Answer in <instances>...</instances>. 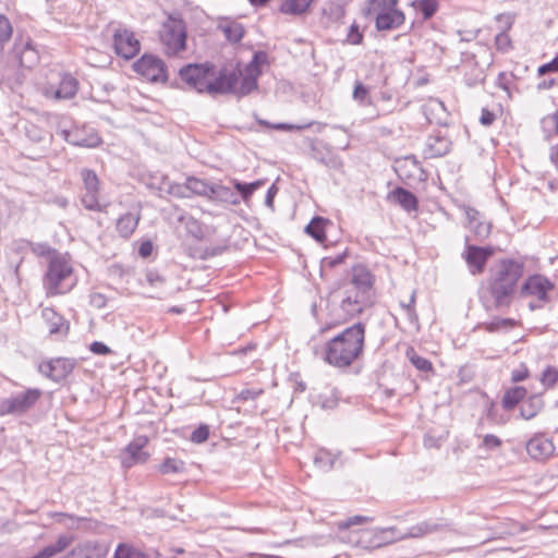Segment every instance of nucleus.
<instances>
[{
  "label": "nucleus",
  "mask_w": 558,
  "mask_h": 558,
  "mask_svg": "<svg viewBox=\"0 0 558 558\" xmlns=\"http://www.w3.org/2000/svg\"><path fill=\"white\" fill-rule=\"evenodd\" d=\"M113 558H145V555L129 544H119Z\"/></svg>",
  "instance_id": "49"
},
{
  "label": "nucleus",
  "mask_w": 558,
  "mask_h": 558,
  "mask_svg": "<svg viewBox=\"0 0 558 558\" xmlns=\"http://www.w3.org/2000/svg\"><path fill=\"white\" fill-rule=\"evenodd\" d=\"M545 389H549L558 385V369L554 366H547L539 378Z\"/></svg>",
  "instance_id": "50"
},
{
  "label": "nucleus",
  "mask_w": 558,
  "mask_h": 558,
  "mask_svg": "<svg viewBox=\"0 0 558 558\" xmlns=\"http://www.w3.org/2000/svg\"><path fill=\"white\" fill-rule=\"evenodd\" d=\"M263 392V389H242L238 393L236 399L239 401L256 400Z\"/></svg>",
  "instance_id": "58"
},
{
  "label": "nucleus",
  "mask_w": 558,
  "mask_h": 558,
  "mask_svg": "<svg viewBox=\"0 0 558 558\" xmlns=\"http://www.w3.org/2000/svg\"><path fill=\"white\" fill-rule=\"evenodd\" d=\"M326 123L318 122V121H310L307 123L303 124H292V123H274L271 125V129L279 130V131H303L311 128H314V131L316 133H320L325 128Z\"/></svg>",
  "instance_id": "40"
},
{
  "label": "nucleus",
  "mask_w": 558,
  "mask_h": 558,
  "mask_svg": "<svg viewBox=\"0 0 558 558\" xmlns=\"http://www.w3.org/2000/svg\"><path fill=\"white\" fill-rule=\"evenodd\" d=\"M555 288V283L546 276L541 274L530 275L523 280L520 287V296H533L543 302H550L549 292Z\"/></svg>",
  "instance_id": "14"
},
{
  "label": "nucleus",
  "mask_w": 558,
  "mask_h": 558,
  "mask_svg": "<svg viewBox=\"0 0 558 558\" xmlns=\"http://www.w3.org/2000/svg\"><path fill=\"white\" fill-rule=\"evenodd\" d=\"M186 24L185 22L173 15H169L163 22L159 39L167 56H177L186 48Z\"/></svg>",
  "instance_id": "6"
},
{
  "label": "nucleus",
  "mask_w": 558,
  "mask_h": 558,
  "mask_svg": "<svg viewBox=\"0 0 558 558\" xmlns=\"http://www.w3.org/2000/svg\"><path fill=\"white\" fill-rule=\"evenodd\" d=\"M84 551L87 553L85 558H106L109 553V545L105 542L87 541Z\"/></svg>",
  "instance_id": "45"
},
{
  "label": "nucleus",
  "mask_w": 558,
  "mask_h": 558,
  "mask_svg": "<svg viewBox=\"0 0 558 558\" xmlns=\"http://www.w3.org/2000/svg\"><path fill=\"white\" fill-rule=\"evenodd\" d=\"M375 276L364 265H355L351 269V278L340 291L333 295L330 314L337 324L344 323L374 303Z\"/></svg>",
  "instance_id": "2"
},
{
  "label": "nucleus",
  "mask_w": 558,
  "mask_h": 558,
  "mask_svg": "<svg viewBox=\"0 0 558 558\" xmlns=\"http://www.w3.org/2000/svg\"><path fill=\"white\" fill-rule=\"evenodd\" d=\"M73 268L66 256L54 254L48 263L43 277V287L47 296H54L70 292L75 286Z\"/></svg>",
  "instance_id": "4"
},
{
  "label": "nucleus",
  "mask_w": 558,
  "mask_h": 558,
  "mask_svg": "<svg viewBox=\"0 0 558 558\" xmlns=\"http://www.w3.org/2000/svg\"><path fill=\"white\" fill-rule=\"evenodd\" d=\"M31 251L40 257L51 258L54 254H59L48 243H31Z\"/></svg>",
  "instance_id": "53"
},
{
  "label": "nucleus",
  "mask_w": 558,
  "mask_h": 558,
  "mask_svg": "<svg viewBox=\"0 0 558 558\" xmlns=\"http://www.w3.org/2000/svg\"><path fill=\"white\" fill-rule=\"evenodd\" d=\"M527 395L526 388L522 386H513L508 388L501 399L502 408L506 411L513 410L519 403L523 402Z\"/></svg>",
  "instance_id": "33"
},
{
  "label": "nucleus",
  "mask_w": 558,
  "mask_h": 558,
  "mask_svg": "<svg viewBox=\"0 0 558 558\" xmlns=\"http://www.w3.org/2000/svg\"><path fill=\"white\" fill-rule=\"evenodd\" d=\"M326 219L323 217H314L305 227V232L315 239L317 242L323 243L326 240L325 223Z\"/></svg>",
  "instance_id": "42"
},
{
  "label": "nucleus",
  "mask_w": 558,
  "mask_h": 558,
  "mask_svg": "<svg viewBox=\"0 0 558 558\" xmlns=\"http://www.w3.org/2000/svg\"><path fill=\"white\" fill-rule=\"evenodd\" d=\"M525 264L521 259L502 257L488 270L487 278L478 288V300L485 311L509 308L520 292V281L524 276Z\"/></svg>",
  "instance_id": "1"
},
{
  "label": "nucleus",
  "mask_w": 558,
  "mask_h": 558,
  "mask_svg": "<svg viewBox=\"0 0 558 558\" xmlns=\"http://www.w3.org/2000/svg\"><path fill=\"white\" fill-rule=\"evenodd\" d=\"M233 186L234 189L236 190V192L239 193V197H240V201L242 199L243 202H248V199L251 198V196L253 195L250 191V189L246 186V183L245 182H241L239 180H233Z\"/></svg>",
  "instance_id": "57"
},
{
  "label": "nucleus",
  "mask_w": 558,
  "mask_h": 558,
  "mask_svg": "<svg viewBox=\"0 0 558 558\" xmlns=\"http://www.w3.org/2000/svg\"><path fill=\"white\" fill-rule=\"evenodd\" d=\"M544 408L542 393H533L524 398L520 407V416L523 420L534 418Z\"/></svg>",
  "instance_id": "30"
},
{
  "label": "nucleus",
  "mask_w": 558,
  "mask_h": 558,
  "mask_svg": "<svg viewBox=\"0 0 558 558\" xmlns=\"http://www.w3.org/2000/svg\"><path fill=\"white\" fill-rule=\"evenodd\" d=\"M451 149V140L441 131H437L426 137L422 154L425 159H435L448 155Z\"/></svg>",
  "instance_id": "20"
},
{
  "label": "nucleus",
  "mask_w": 558,
  "mask_h": 558,
  "mask_svg": "<svg viewBox=\"0 0 558 558\" xmlns=\"http://www.w3.org/2000/svg\"><path fill=\"white\" fill-rule=\"evenodd\" d=\"M363 14L366 19L375 20L378 31H384V0H368Z\"/></svg>",
  "instance_id": "34"
},
{
  "label": "nucleus",
  "mask_w": 558,
  "mask_h": 558,
  "mask_svg": "<svg viewBox=\"0 0 558 558\" xmlns=\"http://www.w3.org/2000/svg\"><path fill=\"white\" fill-rule=\"evenodd\" d=\"M386 199L396 206L402 208L405 213H416L418 209V199L411 191L397 186L391 190L387 195Z\"/></svg>",
  "instance_id": "23"
},
{
  "label": "nucleus",
  "mask_w": 558,
  "mask_h": 558,
  "mask_svg": "<svg viewBox=\"0 0 558 558\" xmlns=\"http://www.w3.org/2000/svg\"><path fill=\"white\" fill-rule=\"evenodd\" d=\"M84 548L85 543L76 545L68 553L65 558H85V556H87V553L83 550Z\"/></svg>",
  "instance_id": "64"
},
{
  "label": "nucleus",
  "mask_w": 558,
  "mask_h": 558,
  "mask_svg": "<svg viewBox=\"0 0 558 558\" xmlns=\"http://www.w3.org/2000/svg\"><path fill=\"white\" fill-rule=\"evenodd\" d=\"M215 65L209 62L190 63L179 71L180 78L197 93H207L209 77L214 76Z\"/></svg>",
  "instance_id": "11"
},
{
  "label": "nucleus",
  "mask_w": 558,
  "mask_h": 558,
  "mask_svg": "<svg viewBox=\"0 0 558 558\" xmlns=\"http://www.w3.org/2000/svg\"><path fill=\"white\" fill-rule=\"evenodd\" d=\"M159 473L163 475L179 474L186 471L185 462L183 460L167 457L158 466Z\"/></svg>",
  "instance_id": "43"
},
{
  "label": "nucleus",
  "mask_w": 558,
  "mask_h": 558,
  "mask_svg": "<svg viewBox=\"0 0 558 558\" xmlns=\"http://www.w3.org/2000/svg\"><path fill=\"white\" fill-rule=\"evenodd\" d=\"M148 444L147 436L140 435L135 437L122 451L121 453V465L124 469H130L135 464L145 463L149 453L143 449Z\"/></svg>",
  "instance_id": "18"
},
{
  "label": "nucleus",
  "mask_w": 558,
  "mask_h": 558,
  "mask_svg": "<svg viewBox=\"0 0 558 558\" xmlns=\"http://www.w3.org/2000/svg\"><path fill=\"white\" fill-rule=\"evenodd\" d=\"M141 219V215L133 214V213H126L122 215L116 225V230L119 233V235L125 240L130 239L131 235L136 230L138 222Z\"/></svg>",
  "instance_id": "31"
},
{
  "label": "nucleus",
  "mask_w": 558,
  "mask_h": 558,
  "mask_svg": "<svg viewBox=\"0 0 558 558\" xmlns=\"http://www.w3.org/2000/svg\"><path fill=\"white\" fill-rule=\"evenodd\" d=\"M209 437V427L206 424H201L191 434V441L194 444L205 442Z\"/></svg>",
  "instance_id": "54"
},
{
  "label": "nucleus",
  "mask_w": 558,
  "mask_h": 558,
  "mask_svg": "<svg viewBox=\"0 0 558 558\" xmlns=\"http://www.w3.org/2000/svg\"><path fill=\"white\" fill-rule=\"evenodd\" d=\"M542 129L544 133L550 134V128H553V131L555 134L558 135V108L550 114L544 117L541 120Z\"/></svg>",
  "instance_id": "52"
},
{
  "label": "nucleus",
  "mask_w": 558,
  "mask_h": 558,
  "mask_svg": "<svg viewBox=\"0 0 558 558\" xmlns=\"http://www.w3.org/2000/svg\"><path fill=\"white\" fill-rule=\"evenodd\" d=\"M363 343V325L357 323L347 327L325 344V361L335 367H348L362 353Z\"/></svg>",
  "instance_id": "3"
},
{
  "label": "nucleus",
  "mask_w": 558,
  "mask_h": 558,
  "mask_svg": "<svg viewBox=\"0 0 558 558\" xmlns=\"http://www.w3.org/2000/svg\"><path fill=\"white\" fill-rule=\"evenodd\" d=\"M81 178L83 181L84 193L82 194L81 202L83 206L93 211H105L106 206L101 205L98 201L99 196V179L94 170L84 168L81 170Z\"/></svg>",
  "instance_id": "13"
},
{
  "label": "nucleus",
  "mask_w": 558,
  "mask_h": 558,
  "mask_svg": "<svg viewBox=\"0 0 558 558\" xmlns=\"http://www.w3.org/2000/svg\"><path fill=\"white\" fill-rule=\"evenodd\" d=\"M189 195H199L210 197V193L213 190V184H208L204 180L197 179L195 177H189L186 179Z\"/></svg>",
  "instance_id": "44"
},
{
  "label": "nucleus",
  "mask_w": 558,
  "mask_h": 558,
  "mask_svg": "<svg viewBox=\"0 0 558 558\" xmlns=\"http://www.w3.org/2000/svg\"><path fill=\"white\" fill-rule=\"evenodd\" d=\"M211 201L228 205H239L240 197L231 187L221 184H213L210 193Z\"/></svg>",
  "instance_id": "32"
},
{
  "label": "nucleus",
  "mask_w": 558,
  "mask_h": 558,
  "mask_svg": "<svg viewBox=\"0 0 558 558\" xmlns=\"http://www.w3.org/2000/svg\"><path fill=\"white\" fill-rule=\"evenodd\" d=\"M442 527H444V525H441V524L429 522V521H423V522H420V523L411 526L405 534H403L399 537L400 538H403L405 536L422 537L426 534H430L433 532L439 531Z\"/></svg>",
  "instance_id": "39"
},
{
  "label": "nucleus",
  "mask_w": 558,
  "mask_h": 558,
  "mask_svg": "<svg viewBox=\"0 0 558 558\" xmlns=\"http://www.w3.org/2000/svg\"><path fill=\"white\" fill-rule=\"evenodd\" d=\"M219 28L222 31L227 40L233 44L241 41L245 34L243 25L234 21H227L226 23L220 24Z\"/></svg>",
  "instance_id": "38"
},
{
  "label": "nucleus",
  "mask_w": 558,
  "mask_h": 558,
  "mask_svg": "<svg viewBox=\"0 0 558 558\" xmlns=\"http://www.w3.org/2000/svg\"><path fill=\"white\" fill-rule=\"evenodd\" d=\"M162 191H166L168 194L173 195L179 198H189V189H187V182L180 184V183H172L168 180H165L162 182L161 186Z\"/></svg>",
  "instance_id": "47"
},
{
  "label": "nucleus",
  "mask_w": 558,
  "mask_h": 558,
  "mask_svg": "<svg viewBox=\"0 0 558 558\" xmlns=\"http://www.w3.org/2000/svg\"><path fill=\"white\" fill-rule=\"evenodd\" d=\"M145 280L151 287H158L165 283V278L155 269L146 270Z\"/></svg>",
  "instance_id": "56"
},
{
  "label": "nucleus",
  "mask_w": 558,
  "mask_h": 558,
  "mask_svg": "<svg viewBox=\"0 0 558 558\" xmlns=\"http://www.w3.org/2000/svg\"><path fill=\"white\" fill-rule=\"evenodd\" d=\"M41 317L45 320L48 331L51 336L65 337L69 333L70 324L69 322L58 314L51 307H45L41 311Z\"/></svg>",
  "instance_id": "24"
},
{
  "label": "nucleus",
  "mask_w": 558,
  "mask_h": 558,
  "mask_svg": "<svg viewBox=\"0 0 558 558\" xmlns=\"http://www.w3.org/2000/svg\"><path fill=\"white\" fill-rule=\"evenodd\" d=\"M313 0H276L271 9L287 15H301L308 10Z\"/></svg>",
  "instance_id": "29"
},
{
  "label": "nucleus",
  "mask_w": 558,
  "mask_h": 558,
  "mask_svg": "<svg viewBox=\"0 0 558 558\" xmlns=\"http://www.w3.org/2000/svg\"><path fill=\"white\" fill-rule=\"evenodd\" d=\"M76 360L70 357H53L43 361L38 371L41 375L54 383L64 380L75 368Z\"/></svg>",
  "instance_id": "15"
},
{
  "label": "nucleus",
  "mask_w": 558,
  "mask_h": 558,
  "mask_svg": "<svg viewBox=\"0 0 558 558\" xmlns=\"http://www.w3.org/2000/svg\"><path fill=\"white\" fill-rule=\"evenodd\" d=\"M411 7L422 15L423 20L432 19L438 10L437 0H413Z\"/></svg>",
  "instance_id": "41"
},
{
  "label": "nucleus",
  "mask_w": 558,
  "mask_h": 558,
  "mask_svg": "<svg viewBox=\"0 0 558 558\" xmlns=\"http://www.w3.org/2000/svg\"><path fill=\"white\" fill-rule=\"evenodd\" d=\"M421 111L428 124L445 126L448 124L449 113L444 102L437 98H430L421 107Z\"/></svg>",
  "instance_id": "21"
},
{
  "label": "nucleus",
  "mask_w": 558,
  "mask_h": 558,
  "mask_svg": "<svg viewBox=\"0 0 558 558\" xmlns=\"http://www.w3.org/2000/svg\"><path fill=\"white\" fill-rule=\"evenodd\" d=\"M263 71L251 61L245 65L244 73L240 78V94L250 95L258 88V78Z\"/></svg>",
  "instance_id": "27"
},
{
  "label": "nucleus",
  "mask_w": 558,
  "mask_h": 558,
  "mask_svg": "<svg viewBox=\"0 0 558 558\" xmlns=\"http://www.w3.org/2000/svg\"><path fill=\"white\" fill-rule=\"evenodd\" d=\"M496 21L502 22L505 28L495 36V46L499 52L506 53L512 49V40L508 31L512 27L514 19L511 14H498Z\"/></svg>",
  "instance_id": "28"
},
{
  "label": "nucleus",
  "mask_w": 558,
  "mask_h": 558,
  "mask_svg": "<svg viewBox=\"0 0 558 558\" xmlns=\"http://www.w3.org/2000/svg\"><path fill=\"white\" fill-rule=\"evenodd\" d=\"M25 134L27 138L34 143H41L47 137V132L34 123H28L25 126Z\"/></svg>",
  "instance_id": "51"
},
{
  "label": "nucleus",
  "mask_w": 558,
  "mask_h": 558,
  "mask_svg": "<svg viewBox=\"0 0 558 558\" xmlns=\"http://www.w3.org/2000/svg\"><path fill=\"white\" fill-rule=\"evenodd\" d=\"M241 76L242 71L238 68H221L217 74L214 72V76L209 77L207 94L211 96L234 95L236 98L245 97L246 95L240 94Z\"/></svg>",
  "instance_id": "8"
},
{
  "label": "nucleus",
  "mask_w": 558,
  "mask_h": 558,
  "mask_svg": "<svg viewBox=\"0 0 558 558\" xmlns=\"http://www.w3.org/2000/svg\"><path fill=\"white\" fill-rule=\"evenodd\" d=\"M530 371L526 367L525 364H521L518 368L513 369L511 372V381L512 383H520L529 378Z\"/></svg>",
  "instance_id": "59"
},
{
  "label": "nucleus",
  "mask_w": 558,
  "mask_h": 558,
  "mask_svg": "<svg viewBox=\"0 0 558 558\" xmlns=\"http://www.w3.org/2000/svg\"><path fill=\"white\" fill-rule=\"evenodd\" d=\"M10 56L20 66L27 69L33 68L39 60L38 51L28 37H17Z\"/></svg>",
  "instance_id": "17"
},
{
  "label": "nucleus",
  "mask_w": 558,
  "mask_h": 558,
  "mask_svg": "<svg viewBox=\"0 0 558 558\" xmlns=\"http://www.w3.org/2000/svg\"><path fill=\"white\" fill-rule=\"evenodd\" d=\"M345 14L342 0H329L323 7V15L331 23L340 22Z\"/></svg>",
  "instance_id": "37"
},
{
  "label": "nucleus",
  "mask_w": 558,
  "mask_h": 558,
  "mask_svg": "<svg viewBox=\"0 0 558 558\" xmlns=\"http://www.w3.org/2000/svg\"><path fill=\"white\" fill-rule=\"evenodd\" d=\"M362 39H363V36L359 32L357 26L352 24L350 26V29H349V33L347 36V41L351 45H359V44H361Z\"/></svg>",
  "instance_id": "61"
},
{
  "label": "nucleus",
  "mask_w": 558,
  "mask_h": 558,
  "mask_svg": "<svg viewBox=\"0 0 558 558\" xmlns=\"http://www.w3.org/2000/svg\"><path fill=\"white\" fill-rule=\"evenodd\" d=\"M133 70L150 83H167L168 68L162 59L151 53H144L133 63Z\"/></svg>",
  "instance_id": "10"
},
{
  "label": "nucleus",
  "mask_w": 558,
  "mask_h": 558,
  "mask_svg": "<svg viewBox=\"0 0 558 558\" xmlns=\"http://www.w3.org/2000/svg\"><path fill=\"white\" fill-rule=\"evenodd\" d=\"M517 322L512 318L495 317L490 322L484 323L482 326L488 332H496L500 329H511L515 327Z\"/></svg>",
  "instance_id": "46"
},
{
  "label": "nucleus",
  "mask_w": 558,
  "mask_h": 558,
  "mask_svg": "<svg viewBox=\"0 0 558 558\" xmlns=\"http://www.w3.org/2000/svg\"><path fill=\"white\" fill-rule=\"evenodd\" d=\"M392 169L397 177L404 183H408L411 179H414L416 172H423L422 168L413 156L395 159Z\"/></svg>",
  "instance_id": "25"
},
{
  "label": "nucleus",
  "mask_w": 558,
  "mask_h": 558,
  "mask_svg": "<svg viewBox=\"0 0 558 558\" xmlns=\"http://www.w3.org/2000/svg\"><path fill=\"white\" fill-rule=\"evenodd\" d=\"M469 221V228L474 235L475 241H483L490 234L492 226L489 222L482 219V215L475 208L469 207L465 210Z\"/></svg>",
  "instance_id": "26"
},
{
  "label": "nucleus",
  "mask_w": 558,
  "mask_h": 558,
  "mask_svg": "<svg viewBox=\"0 0 558 558\" xmlns=\"http://www.w3.org/2000/svg\"><path fill=\"white\" fill-rule=\"evenodd\" d=\"M78 90V81L70 73L59 75L57 85L50 84L45 88V96L52 99H72Z\"/></svg>",
  "instance_id": "19"
},
{
  "label": "nucleus",
  "mask_w": 558,
  "mask_h": 558,
  "mask_svg": "<svg viewBox=\"0 0 558 558\" xmlns=\"http://www.w3.org/2000/svg\"><path fill=\"white\" fill-rule=\"evenodd\" d=\"M366 517L354 515L337 523L339 531L350 530L348 542L355 547L363 549H375L384 545V531L377 532L373 529L355 527L366 521Z\"/></svg>",
  "instance_id": "5"
},
{
  "label": "nucleus",
  "mask_w": 558,
  "mask_h": 558,
  "mask_svg": "<svg viewBox=\"0 0 558 558\" xmlns=\"http://www.w3.org/2000/svg\"><path fill=\"white\" fill-rule=\"evenodd\" d=\"M113 47L119 57L130 60L140 52L141 43L131 29L119 27L113 33Z\"/></svg>",
  "instance_id": "16"
},
{
  "label": "nucleus",
  "mask_w": 558,
  "mask_h": 558,
  "mask_svg": "<svg viewBox=\"0 0 558 558\" xmlns=\"http://www.w3.org/2000/svg\"><path fill=\"white\" fill-rule=\"evenodd\" d=\"M40 397V389L28 388L25 391L4 398L0 400V416L24 414L35 405Z\"/></svg>",
  "instance_id": "9"
},
{
  "label": "nucleus",
  "mask_w": 558,
  "mask_h": 558,
  "mask_svg": "<svg viewBox=\"0 0 558 558\" xmlns=\"http://www.w3.org/2000/svg\"><path fill=\"white\" fill-rule=\"evenodd\" d=\"M12 33L11 22L7 16L0 14V53L3 51L5 44L11 39Z\"/></svg>",
  "instance_id": "48"
},
{
  "label": "nucleus",
  "mask_w": 558,
  "mask_h": 558,
  "mask_svg": "<svg viewBox=\"0 0 558 558\" xmlns=\"http://www.w3.org/2000/svg\"><path fill=\"white\" fill-rule=\"evenodd\" d=\"M315 464L320 469L329 470L333 465V459L329 452L320 450L315 456Z\"/></svg>",
  "instance_id": "55"
},
{
  "label": "nucleus",
  "mask_w": 558,
  "mask_h": 558,
  "mask_svg": "<svg viewBox=\"0 0 558 558\" xmlns=\"http://www.w3.org/2000/svg\"><path fill=\"white\" fill-rule=\"evenodd\" d=\"M482 446L488 450H494L501 446V440L496 435L487 434L483 437Z\"/></svg>",
  "instance_id": "60"
},
{
  "label": "nucleus",
  "mask_w": 558,
  "mask_h": 558,
  "mask_svg": "<svg viewBox=\"0 0 558 558\" xmlns=\"http://www.w3.org/2000/svg\"><path fill=\"white\" fill-rule=\"evenodd\" d=\"M89 350L97 355H107L111 352L110 348L100 341H94L89 345Z\"/></svg>",
  "instance_id": "62"
},
{
  "label": "nucleus",
  "mask_w": 558,
  "mask_h": 558,
  "mask_svg": "<svg viewBox=\"0 0 558 558\" xmlns=\"http://www.w3.org/2000/svg\"><path fill=\"white\" fill-rule=\"evenodd\" d=\"M405 356L418 372L427 375L435 373L433 363L428 359L421 356L413 347L407 348Z\"/></svg>",
  "instance_id": "35"
},
{
  "label": "nucleus",
  "mask_w": 558,
  "mask_h": 558,
  "mask_svg": "<svg viewBox=\"0 0 558 558\" xmlns=\"http://www.w3.org/2000/svg\"><path fill=\"white\" fill-rule=\"evenodd\" d=\"M471 239L465 236L464 259L468 270L472 276L482 275L485 271L488 259L494 255L495 248L492 245L477 246L470 243Z\"/></svg>",
  "instance_id": "12"
},
{
  "label": "nucleus",
  "mask_w": 558,
  "mask_h": 558,
  "mask_svg": "<svg viewBox=\"0 0 558 558\" xmlns=\"http://www.w3.org/2000/svg\"><path fill=\"white\" fill-rule=\"evenodd\" d=\"M555 451L553 440L543 434L533 436L526 442L527 454L537 461H544L548 459Z\"/></svg>",
  "instance_id": "22"
},
{
  "label": "nucleus",
  "mask_w": 558,
  "mask_h": 558,
  "mask_svg": "<svg viewBox=\"0 0 558 558\" xmlns=\"http://www.w3.org/2000/svg\"><path fill=\"white\" fill-rule=\"evenodd\" d=\"M397 0H386V29L398 28L404 23L405 16L396 9Z\"/></svg>",
  "instance_id": "36"
},
{
  "label": "nucleus",
  "mask_w": 558,
  "mask_h": 558,
  "mask_svg": "<svg viewBox=\"0 0 558 558\" xmlns=\"http://www.w3.org/2000/svg\"><path fill=\"white\" fill-rule=\"evenodd\" d=\"M496 120V116L493 111L487 108H483L481 111L480 122L484 126H489Z\"/></svg>",
  "instance_id": "63"
},
{
  "label": "nucleus",
  "mask_w": 558,
  "mask_h": 558,
  "mask_svg": "<svg viewBox=\"0 0 558 558\" xmlns=\"http://www.w3.org/2000/svg\"><path fill=\"white\" fill-rule=\"evenodd\" d=\"M57 120L58 134L70 145L95 148L101 144V138L94 128L85 124H73L69 128V121L65 118L57 117Z\"/></svg>",
  "instance_id": "7"
}]
</instances>
